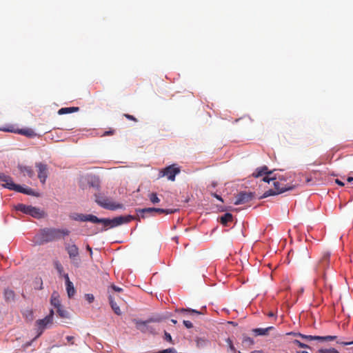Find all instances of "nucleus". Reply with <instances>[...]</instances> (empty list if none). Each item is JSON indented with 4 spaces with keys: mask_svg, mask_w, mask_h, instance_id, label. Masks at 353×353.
<instances>
[{
    "mask_svg": "<svg viewBox=\"0 0 353 353\" xmlns=\"http://www.w3.org/2000/svg\"><path fill=\"white\" fill-rule=\"evenodd\" d=\"M54 310H50V313L45 318L39 319L36 321V325L38 327V336H40L43 330L49 327L53 323Z\"/></svg>",
    "mask_w": 353,
    "mask_h": 353,
    "instance_id": "5",
    "label": "nucleus"
},
{
    "mask_svg": "<svg viewBox=\"0 0 353 353\" xmlns=\"http://www.w3.org/2000/svg\"><path fill=\"white\" fill-rule=\"evenodd\" d=\"M212 196L215 197L218 200L221 201V202H223V200L222 197L221 196L218 195L217 194L212 193Z\"/></svg>",
    "mask_w": 353,
    "mask_h": 353,
    "instance_id": "46",
    "label": "nucleus"
},
{
    "mask_svg": "<svg viewBox=\"0 0 353 353\" xmlns=\"http://www.w3.org/2000/svg\"><path fill=\"white\" fill-rule=\"evenodd\" d=\"M171 322H172V323H174V324H176V323H177L176 320H175V319H172V320H171Z\"/></svg>",
    "mask_w": 353,
    "mask_h": 353,
    "instance_id": "54",
    "label": "nucleus"
},
{
    "mask_svg": "<svg viewBox=\"0 0 353 353\" xmlns=\"http://www.w3.org/2000/svg\"><path fill=\"white\" fill-rule=\"evenodd\" d=\"M3 296L6 302L14 301L15 299V293L12 290L6 289L4 290Z\"/></svg>",
    "mask_w": 353,
    "mask_h": 353,
    "instance_id": "24",
    "label": "nucleus"
},
{
    "mask_svg": "<svg viewBox=\"0 0 353 353\" xmlns=\"http://www.w3.org/2000/svg\"><path fill=\"white\" fill-rule=\"evenodd\" d=\"M32 208V206H31V205H26L21 203V204H18L16 206V210L18 211H21L26 214H29Z\"/></svg>",
    "mask_w": 353,
    "mask_h": 353,
    "instance_id": "29",
    "label": "nucleus"
},
{
    "mask_svg": "<svg viewBox=\"0 0 353 353\" xmlns=\"http://www.w3.org/2000/svg\"><path fill=\"white\" fill-rule=\"evenodd\" d=\"M152 321V320H148L146 321H137V327L142 332L146 333L150 332L152 334L155 333V329L152 326L148 325L149 322Z\"/></svg>",
    "mask_w": 353,
    "mask_h": 353,
    "instance_id": "14",
    "label": "nucleus"
},
{
    "mask_svg": "<svg viewBox=\"0 0 353 353\" xmlns=\"http://www.w3.org/2000/svg\"><path fill=\"white\" fill-rule=\"evenodd\" d=\"M85 298H86V300L90 303H92L94 301V297L93 294H85Z\"/></svg>",
    "mask_w": 353,
    "mask_h": 353,
    "instance_id": "42",
    "label": "nucleus"
},
{
    "mask_svg": "<svg viewBox=\"0 0 353 353\" xmlns=\"http://www.w3.org/2000/svg\"><path fill=\"white\" fill-rule=\"evenodd\" d=\"M274 329V327L270 326L266 328H255L252 330L255 336H265L268 334V332Z\"/></svg>",
    "mask_w": 353,
    "mask_h": 353,
    "instance_id": "23",
    "label": "nucleus"
},
{
    "mask_svg": "<svg viewBox=\"0 0 353 353\" xmlns=\"http://www.w3.org/2000/svg\"><path fill=\"white\" fill-rule=\"evenodd\" d=\"M137 215L139 217L145 219L148 216H152L154 214V208H146L142 209H137Z\"/></svg>",
    "mask_w": 353,
    "mask_h": 353,
    "instance_id": "18",
    "label": "nucleus"
},
{
    "mask_svg": "<svg viewBox=\"0 0 353 353\" xmlns=\"http://www.w3.org/2000/svg\"><path fill=\"white\" fill-rule=\"evenodd\" d=\"M35 167L37 168L38 178L40 182L44 184L48 174V169L47 165L42 163H36Z\"/></svg>",
    "mask_w": 353,
    "mask_h": 353,
    "instance_id": "9",
    "label": "nucleus"
},
{
    "mask_svg": "<svg viewBox=\"0 0 353 353\" xmlns=\"http://www.w3.org/2000/svg\"><path fill=\"white\" fill-rule=\"evenodd\" d=\"M65 248L69 255L70 259L73 262H74L79 255V250L78 247L75 244H65Z\"/></svg>",
    "mask_w": 353,
    "mask_h": 353,
    "instance_id": "11",
    "label": "nucleus"
},
{
    "mask_svg": "<svg viewBox=\"0 0 353 353\" xmlns=\"http://www.w3.org/2000/svg\"><path fill=\"white\" fill-rule=\"evenodd\" d=\"M87 250L90 252V254H92V248L89 245H87Z\"/></svg>",
    "mask_w": 353,
    "mask_h": 353,
    "instance_id": "50",
    "label": "nucleus"
},
{
    "mask_svg": "<svg viewBox=\"0 0 353 353\" xmlns=\"http://www.w3.org/2000/svg\"><path fill=\"white\" fill-rule=\"evenodd\" d=\"M34 288L41 290L43 289V281L41 278H36L34 281Z\"/></svg>",
    "mask_w": 353,
    "mask_h": 353,
    "instance_id": "34",
    "label": "nucleus"
},
{
    "mask_svg": "<svg viewBox=\"0 0 353 353\" xmlns=\"http://www.w3.org/2000/svg\"><path fill=\"white\" fill-rule=\"evenodd\" d=\"M347 182L351 183L353 181V177H348L347 179Z\"/></svg>",
    "mask_w": 353,
    "mask_h": 353,
    "instance_id": "51",
    "label": "nucleus"
},
{
    "mask_svg": "<svg viewBox=\"0 0 353 353\" xmlns=\"http://www.w3.org/2000/svg\"><path fill=\"white\" fill-rule=\"evenodd\" d=\"M0 130L22 134L29 138L36 136V133L31 128L16 129L14 125H10L7 128H0Z\"/></svg>",
    "mask_w": 353,
    "mask_h": 353,
    "instance_id": "8",
    "label": "nucleus"
},
{
    "mask_svg": "<svg viewBox=\"0 0 353 353\" xmlns=\"http://www.w3.org/2000/svg\"><path fill=\"white\" fill-rule=\"evenodd\" d=\"M233 220V216L232 214L230 213H225V214H223V216H221L220 218H219V221L220 223L224 225V226H227L228 225V223L229 222H232Z\"/></svg>",
    "mask_w": 353,
    "mask_h": 353,
    "instance_id": "26",
    "label": "nucleus"
},
{
    "mask_svg": "<svg viewBox=\"0 0 353 353\" xmlns=\"http://www.w3.org/2000/svg\"><path fill=\"white\" fill-rule=\"evenodd\" d=\"M293 343L294 344L297 345L299 347H302V348H308L309 347V346L303 343L298 340H294L293 341Z\"/></svg>",
    "mask_w": 353,
    "mask_h": 353,
    "instance_id": "39",
    "label": "nucleus"
},
{
    "mask_svg": "<svg viewBox=\"0 0 353 353\" xmlns=\"http://www.w3.org/2000/svg\"><path fill=\"white\" fill-rule=\"evenodd\" d=\"M29 215L34 218L40 219L44 216V212L41 210L39 208L33 207L30 210Z\"/></svg>",
    "mask_w": 353,
    "mask_h": 353,
    "instance_id": "25",
    "label": "nucleus"
},
{
    "mask_svg": "<svg viewBox=\"0 0 353 353\" xmlns=\"http://www.w3.org/2000/svg\"><path fill=\"white\" fill-rule=\"evenodd\" d=\"M50 303L56 308L61 306L59 299L57 296H55V294H52L50 299Z\"/></svg>",
    "mask_w": 353,
    "mask_h": 353,
    "instance_id": "30",
    "label": "nucleus"
},
{
    "mask_svg": "<svg viewBox=\"0 0 353 353\" xmlns=\"http://www.w3.org/2000/svg\"><path fill=\"white\" fill-rule=\"evenodd\" d=\"M299 336L303 339H305L308 341L312 340H317L321 342L324 341H334L337 339L336 336H312V335H304L302 334H297Z\"/></svg>",
    "mask_w": 353,
    "mask_h": 353,
    "instance_id": "10",
    "label": "nucleus"
},
{
    "mask_svg": "<svg viewBox=\"0 0 353 353\" xmlns=\"http://www.w3.org/2000/svg\"><path fill=\"white\" fill-rule=\"evenodd\" d=\"M183 325L187 327V328H192L193 327V324L192 323V322H190V321H185L184 320L183 321Z\"/></svg>",
    "mask_w": 353,
    "mask_h": 353,
    "instance_id": "43",
    "label": "nucleus"
},
{
    "mask_svg": "<svg viewBox=\"0 0 353 353\" xmlns=\"http://www.w3.org/2000/svg\"><path fill=\"white\" fill-rule=\"evenodd\" d=\"M79 110V107L62 108L59 110L58 114L61 115V114H65L76 112H78Z\"/></svg>",
    "mask_w": 353,
    "mask_h": 353,
    "instance_id": "27",
    "label": "nucleus"
},
{
    "mask_svg": "<svg viewBox=\"0 0 353 353\" xmlns=\"http://www.w3.org/2000/svg\"><path fill=\"white\" fill-rule=\"evenodd\" d=\"M14 190L18 192L23 193L27 195L38 196L37 194L34 193L32 189L24 188L19 185H17L16 186H14Z\"/></svg>",
    "mask_w": 353,
    "mask_h": 353,
    "instance_id": "21",
    "label": "nucleus"
},
{
    "mask_svg": "<svg viewBox=\"0 0 353 353\" xmlns=\"http://www.w3.org/2000/svg\"><path fill=\"white\" fill-rule=\"evenodd\" d=\"M180 168L176 164L169 165L159 172V177L166 176L170 181H174L175 176L180 172Z\"/></svg>",
    "mask_w": 353,
    "mask_h": 353,
    "instance_id": "6",
    "label": "nucleus"
},
{
    "mask_svg": "<svg viewBox=\"0 0 353 353\" xmlns=\"http://www.w3.org/2000/svg\"><path fill=\"white\" fill-rule=\"evenodd\" d=\"M226 343H227L230 350L231 351H232L233 352H236V348L234 347V346L232 343V341L230 338H228L226 339Z\"/></svg>",
    "mask_w": 353,
    "mask_h": 353,
    "instance_id": "36",
    "label": "nucleus"
},
{
    "mask_svg": "<svg viewBox=\"0 0 353 353\" xmlns=\"http://www.w3.org/2000/svg\"><path fill=\"white\" fill-rule=\"evenodd\" d=\"M19 169L23 175H28L30 178L34 176V172L30 166L19 165Z\"/></svg>",
    "mask_w": 353,
    "mask_h": 353,
    "instance_id": "22",
    "label": "nucleus"
},
{
    "mask_svg": "<svg viewBox=\"0 0 353 353\" xmlns=\"http://www.w3.org/2000/svg\"><path fill=\"white\" fill-rule=\"evenodd\" d=\"M134 219V217L131 215L128 216H120L115 217L112 219H99L97 216H94V223H102L104 226L103 230H106L108 228H112L123 223H127L130 222Z\"/></svg>",
    "mask_w": 353,
    "mask_h": 353,
    "instance_id": "3",
    "label": "nucleus"
},
{
    "mask_svg": "<svg viewBox=\"0 0 353 353\" xmlns=\"http://www.w3.org/2000/svg\"><path fill=\"white\" fill-rule=\"evenodd\" d=\"M329 263H330V254H323L316 265V271L319 272L321 270H324L325 268H327L329 265Z\"/></svg>",
    "mask_w": 353,
    "mask_h": 353,
    "instance_id": "16",
    "label": "nucleus"
},
{
    "mask_svg": "<svg viewBox=\"0 0 353 353\" xmlns=\"http://www.w3.org/2000/svg\"><path fill=\"white\" fill-rule=\"evenodd\" d=\"M176 211V210H173L171 209H162V208H154V213H159V214H172Z\"/></svg>",
    "mask_w": 353,
    "mask_h": 353,
    "instance_id": "31",
    "label": "nucleus"
},
{
    "mask_svg": "<svg viewBox=\"0 0 353 353\" xmlns=\"http://www.w3.org/2000/svg\"><path fill=\"white\" fill-rule=\"evenodd\" d=\"M274 176H276V180L273 182L274 188L265 191L263 196H261V199L281 194L287 190L294 189L296 185V184L285 183L288 181H291V179L295 176L294 173L287 172L284 174H275Z\"/></svg>",
    "mask_w": 353,
    "mask_h": 353,
    "instance_id": "1",
    "label": "nucleus"
},
{
    "mask_svg": "<svg viewBox=\"0 0 353 353\" xmlns=\"http://www.w3.org/2000/svg\"><path fill=\"white\" fill-rule=\"evenodd\" d=\"M0 180L5 182V184L3 186L6 188H8L10 190H14V186L17 185L15 184L12 178L9 176L4 174L3 173H0Z\"/></svg>",
    "mask_w": 353,
    "mask_h": 353,
    "instance_id": "15",
    "label": "nucleus"
},
{
    "mask_svg": "<svg viewBox=\"0 0 353 353\" xmlns=\"http://www.w3.org/2000/svg\"><path fill=\"white\" fill-rule=\"evenodd\" d=\"M268 316L270 317H272L274 316V314L272 312H270L268 314Z\"/></svg>",
    "mask_w": 353,
    "mask_h": 353,
    "instance_id": "52",
    "label": "nucleus"
},
{
    "mask_svg": "<svg viewBox=\"0 0 353 353\" xmlns=\"http://www.w3.org/2000/svg\"><path fill=\"white\" fill-rule=\"evenodd\" d=\"M164 336V339L165 341L170 342V343H173L172 336L169 333L165 332Z\"/></svg>",
    "mask_w": 353,
    "mask_h": 353,
    "instance_id": "40",
    "label": "nucleus"
},
{
    "mask_svg": "<svg viewBox=\"0 0 353 353\" xmlns=\"http://www.w3.org/2000/svg\"><path fill=\"white\" fill-rule=\"evenodd\" d=\"M176 312H179V313H181L184 315H186V314H190V315H192V314H201L202 313L199 311H197L196 310H193V309H190V308H186V309H184V308H182V309H177L176 310Z\"/></svg>",
    "mask_w": 353,
    "mask_h": 353,
    "instance_id": "28",
    "label": "nucleus"
},
{
    "mask_svg": "<svg viewBox=\"0 0 353 353\" xmlns=\"http://www.w3.org/2000/svg\"><path fill=\"white\" fill-rule=\"evenodd\" d=\"M317 353H339V352L334 348H330V349H319L317 351Z\"/></svg>",
    "mask_w": 353,
    "mask_h": 353,
    "instance_id": "35",
    "label": "nucleus"
},
{
    "mask_svg": "<svg viewBox=\"0 0 353 353\" xmlns=\"http://www.w3.org/2000/svg\"><path fill=\"white\" fill-rule=\"evenodd\" d=\"M244 344L252 345L254 343L253 340L249 336H245L243 340Z\"/></svg>",
    "mask_w": 353,
    "mask_h": 353,
    "instance_id": "37",
    "label": "nucleus"
},
{
    "mask_svg": "<svg viewBox=\"0 0 353 353\" xmlns=\"http://www.w3.org/2000/svg\"><path fill=\"white\" fill-rule=\"evenodd\" d=\"M123 116L128 120L133 121L134 122L137 121V119L133 115L129 114H124Z\"/></svg>",
    "mask_w": 353,
    "mask_h": 353,
    "instance_id": "41",
    "label": "nucleus"
},
{
    "mask_svg": "<svg viewBox=\"0 0 353 353\" xmlns=\"http://www.w3.org/2000/svg\"><path fill=\"white\" fill-rule=\"evenodd\" d=\"M119 296L116 297L114 295L110 294L109 295V301L110 306L114 311V312L117 315L121 314V311L120 310L119 306L118 305L117 303L116 302V299H118Z\"/></svg>",
    "mask_w": 353,
    "mask_h": 353,
    "instance_id": "20",
    "label": "nucleus"
},
{
    "mask_svg": "<svg viewBox=\"0 0 353 353\" xmlns=\"http://www.w3.org/2000/svg\"><path fill=\"white\" fill-rule=\"evenodd\" d=\"M111 288L115 291V292H121L123 291V289L121 288H119L115 285H111Z\"/></svg>",
    "mask_w": 353,
    "mask_h": 353,
    "instance_id": "45",
    "label": "nucleus"
},
{
    "mask_svg": "<svg viewBox=\"0 0 353 353\" xmlns=\"http://www.w3.org/2000/svg\"><path fill=\"white\" fill-rule=\"evenodd\" d=\"M336 343H339V344L343 345H352L353 344V341H337Z\"/></svg>",
    "mask_w": 353,
    "mask_h": 353,
    "instance_id": "44",
    "label": "nucleus"
},
{
    "mask_svg": "<svg viewBox=\"0 0 353 353\" xmlns=\"http://www.w3.org/2000/svg\"><path fill=\"white\" fill-rule=\"evenodd\" d=\"M263 174L268 175L263 178V181L264 182L270 183L271 181H275V180H276V176L274 175L272 176V172L269 171L268 167L265 165L261 168H258L252 174V176L255 178H258L263 176Z\"/></svg>",
    "mask_w": 353,
    "mask_h": 353,
    "instance_id": "7",
    "label": "nucleus"
},
{
    "mask_svg": "<svg viewBox=\"0 0 353 353\" xmlns=\"http://www.w3.org/2000/svg\"><path fill=\"white\" fill-rule=\"evenodd\" d=\"M149 199H150V201L154 204L158 203L160 202V199L157 196V194L154 192H152L149 194Z\"/></svg>",
    "mask_w": 353,
    "mask_h": 353,
    "instance_id": "33",
    "label": "nucleus"
},
{
    "mask_svg": "<svg viewBox=\"0 0 353 353\" xmlns=\"http://www.w3.org/2000/svg\"><path fill=\"white\" fill-rule=\"evenodd\" d=\"M253 199V194L252 193L250 192H241L239 193L236 197V200L234 201L235 205H240L249 202Z\"/></svg>",
    "mask_w": 353,
    "mask_h": 353,
    "instance_id": "12",
    "label": "nucleus"
},
{
    "mask_svg": "<svg viewBox=\"0 0 353 353\" xmlns=\"http://www.w3.org/2000/svg\"><path fill=\"white\" fill-rule=\"evenodd\" d=\"M311 181H312L311 178L307 177L306 179V183H310Z\"/></svg>",
    "mask_w": 353,
    "mask_h": 353,
    "instance_id": "53",
    "label": "nucleus"
},
{
    "mask_svg": "<svg viewBox=\"0 0 353 353\" xmlns=\"http://www.w3.org/2000/svg\"><path fill=\"white\" fill-rule=\"evenodd\" d=\"M335 182L336 183H337L338 185H339L340 186H343L344 185V183H343L342 181H341L339 179H336L335 180Z\"/></svg>",
    "mask_w": 353,
    "mask_h": 353,
    "instance_id": "49",
    "label": "nucleus"
},
{
    "mask_svg": "<svg viewBox=\"0 0 353 353\" xmlns=\"http://www.w3.org/2000/svg\"><path fill=\"white\" fill-rule=\"evenodd\" d=\"M96 202L101 207L110 210L121 209L123 207V204L114 202L110 199L100 195L96 196Z\"/></svg>",
    "mask_w": 353,
    "mask_h": 353,
    "instance_id": "4",
    "label": "nucleus"
},
{
    "mask_svg": "<svg viewBox=\"0 0 353 353\" xmlns=\"http://www.w3.org/2000/svg\"><path fill=\"white\" fill-rule=\"evenodd\" d=\"M57 312L59 314V316L61 318H68V312L63 310L61 306L57 308Z\"/></svg>",
    "mask_w": 353,
    "mask_h": 353,
    "instance_id": "32",
    "label": "nucleus"
},
{
    "mask_svg": "<svg viewBox=\"0 0 353 353\" xmlns=\"http://www.w3.org/2000/svg\"><path fill=\"white\" fill-rule=\"evenodd\" d=\"M70 231L68 229L44 228L41 230L37 236V242L39 244L57 241L69 235Z\"/></svg>",
    "mask_w": 353,
    "mask_h": 353,
    "instance_id": "2",
    "label": "nucleus"
},
{
    "mask_svg": "<svg viewBox=\"0 0 353 353\" xmlns=\"http://www.w3.org/2000/svg\"><path fill=\"white\" fill-rule=\"evenodd\" d=\"M296 259L300 261H307L310 258L309 251L306 247L301 248L296 253Z\"/></svg>",
    "mask_w": 353,
    "mask_h": 353,
    "instance_id": "19",
    "label": "nucleus"
},
{
    "mask_svg": "<svg viewBox=\"0 0 353 353\" xmlns=\"http://www.w3.org/2000/svg\"><path fill=\"white\" fill-rule=\"evenodd\" d=\"M55 268H56V269L57 270L58 272H59L60 274H62V272H63V266L61 265V264L59 262L57 261V262L55 263Z\"/></svg>",
    "mask_w": 353,
    "mask_h": 353,
    "instance_id": "38",
    "label": "nucleus"
},
{
    "mask_svg": "<svg viewBox=\"0 0 353 353\" xmlns=\"http://www.w3.org/2000/svg\"><path fill=\"white\" fill-rule=\"evenodd\" d=\"M65 280L66 285V290L68 293V296L69 298H72L75 294V289L74 288L73 283L70 281L69 276L68 274H65L63 275Z\"/></svg>",
    "mask_w": 353,
    "mask_h": 353,
    "instance_id": "17",
    "label": "nucleus"
},
{
    "mask_svg": "<svg viewBox=\"0 0 353 353\" xmlns=\"http://www.w3.org/2000/svg\"><path fill=\"white\" fill-rule=\"evenodd\" d=\"M114 133V131L112 130H109V131H105L104 133H103V136H108V135H112Z\"/></svg>",
    "mask_w": 353,
    "mask_h": 353,
    "instance_id": "47",
    "label": "nucleus"
},
{
    "mask_svg": "<svg viewBox=\"0 0 353 353\" xmlns=\"http://www.w3.org/2000/svg\"><path fill=\"white\" fill-rule=\"evenodd\" d=\"M66 339L68 342L71 343L72 344L73 343V339H74V337L72 336H68L66 337Z\"/></svg>",
    "mask_w": 353,
    "mask_h": 353,
    "instance_id": "48",
    "label": "nucleus"
},
{
    "mask_svg": "<svg viewBox=\"0 0 353 353\" xmlns=\"http://www.w3.org/2000/svg\"><path fill=\"white\" fill-rule=\"evenodd\" d=\"M70 218L74 221H90L94 223V215L74 213L70 215Z\"/></svg>",
    "mask_w": 353,
    "mask_h": 353,
    "instance_id": "13",
    "label": "nucleus"
}]
</instances>
